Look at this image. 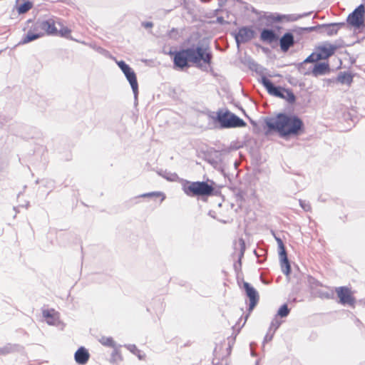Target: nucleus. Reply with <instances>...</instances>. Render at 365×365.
<instances>
[{
  "instance_id": "1",
  "label": "nucleus",
  "mask_w": 365,
  "mask_h": 365,
  "mask_svg": "<svg viewBox=\"0 0 365 365\" xmlns=\"http://www.w3.org/2000/svg\"><path fill=\"white\" fill-rule=\"evenodd\" d=\"M168 54L173 58L174 67L181 70L189 68L191 64L199 66L201 62L210 65L212 59V54L202 46L170 51Z\"/></svg>"
},
{
  "instance_id": "2",
  "label": "nucleus",
  "mask_w": 365,
  "mask_h": 365,
  "mask_svg": "<svg viewBox=\"0 0 365 365\" xmlns=\"http://www.w3.org/2000/svg\"><path fill=\"white\" fill-rule=\"evenodd\" d=\"M265 123L268 128L267 134L275 132L282 138L297 134V115L294 112L284 111L277 113L274 117L267 118Z\"/></svg>"
},
{
  "instance_id": "3",
  "label": "nucleus",
  "mask_w": 365,
  "mask_h": 365,
  "mask_svg": "<svg viewBox=\"0 0 365 365\" xmlns=\"http://www.w3.org/2000/svg\"><path fill=\"white\" fill-rule=\"evenodd\" d=\"M44 36H58L66 38H71V29L63 24L62 19L51 17L41 20Z\"/></svg>"
},
{
  "instance_id": "4",
  "label": "nucleus",
  "mask_w": 365,
  "mask_h": 365,
  "mask_svg": "<svg viewBox=\"0 0 365 365\" xmlns=\"http://www.w3.org/2000/svg\"><path fill=\"white\" fill-rule=\"evenodd\" d=\"M182 189L184 193L190 197H207L212 195L214 192L212 185L204 181L185 180L182 185Z\"/></svg>"
},
{
  "instance_id": "5",
  "label": "nucleus",
  "mask_w": 365,
  "mask_h": 365,
  "mask_svg": "<svg viewBox=\"0 0 365 365\" xmlns=\"http://www.w3.org/2000/svg\"><path fill=\"white\" fill-rule=\"evenodd\" d=\"M260 81L270 95L285 99L288 103H292L295 101V96L292 92L281 87L274 86L267 77L263 76Z\"/></svg>"
},
{
  "instance_id": "6",
  "label": "nucleus",
  "mask_w": 365,
  "mask_h": 365,
  "mask_svg": "<svg viewBox=\"0 0 365 365\" xmlns=\"http://www.w3.org/2000/svg\"><path fill=\"white\" fill-rule=\"evenodd\" d=\"M217 119L223 128H242L246 123L229 110H220L217 113Z\"/></svg>"
},
{
  "instance_id": "7",
  "label": "nucleus",
  "mask_w": 365,
  "mask_h": 365,
  "mask_svg": "<svg viewBox=\"0 0 365 365\" xmlns=\"http://www.w3.org/2000/svg\"><path fill=\"white\" fill-rule=\"evenodd\" d=\"M336 49V46L329 43H324L317 46L314 51L304 61L317 62L319 60L327 59L334 53Z\"/></svg>"
},
{
  "instance_id": "8",
  "label": "nucleus",
  "mask_w": 365,
  "mask_h": 365,
  "mask_svg": "<svg viewBox=\"0 0 365 365\" xmlns=\"http://www.w3.org/2000/svg\"><path fill=\"white\" fill-rule=\"evenodd\" d=\"M347 24L355 29H365V6L360 4L347 17Z\"/></svg>"
},
{
  "instance_id": "9",
  "label": "nucleus",
  "mask_w": 365,
  "mask_h": 365,
  "mask_svg": "<svg viewBox=\"0 0 365 365\" xmlns=\"http://www.w3.org/2000/svg\"><path fill=\"white\" fill-rule=\"evenodd\" d=\"M289 312L290 310L287 304L281 306L270 323L269 331L274 333L281 324L284 322V318L289 315Z\"/></svg>"
},
{
  "instance_id": "10",
  "label": "nucleus",
  "mask_w": 365,
  "mask_h": 365,
  "mask_svg": "<svg viewBox=\"0 0 365 365\" xmlns=\"http://www.w3.org/2000/svg\"><path fill=\"white\" fill-rule=\"evenodd\" d=\"M43 36H44L43 26L41 20H38L34 23L27 31V34L22 39V43H28Z\"/></svg>"
},
{
  "instance_id": "11",
  "label": "nucleus",
  "mask_w": 365,
  "mask_h": 365,
  "mask_svg": "<svg viewBox=\"0 0 365 365\" xmlns=\"http://www.w3.org/2000/svg\"><path fill=\"white\" fill-rule=\"evenodd\" d=\"M336 293L339 299V302L343 305L354 307L355 298L351 290L346 287H339L336 289Z\"/></svg>"
},
{
  "instance_id": "12",
  "label": "nucleus",
  "mask_w": 365,
  "mask_h": 365,
  "mask_svg": "<svg viewBox=\"0 0 365 365\" xmlns=\"http://www.w3.org/2000/svg\"><path fill=\"white\" fill-rule=\"evenodd\" d=\"M243 287L245 290L246 295L250 299L249 310L252 311L257 304L259 300V295L257 291L248 282H244Z\"/></svg>"
},
{
  "instance_id": "13",
  "label": "nucleus",
  "mask_w": 365,
  "mask_h": 365,
  "mask_svg": "<svg viewBox=\"0 0 365 365\" xmlns=\"http://www.w3.org/2000/svg\"><path fill=\"white\" fill-rule=\"evenodd\" d=\"M278 245H279V255L280 259V264L282 272L286 274L289 275L290 272V265L288 261L284 246L283 245L282 241L280 239H278Z\"/></svg>"
},
{
  "instance_id": "14",
  "label": "nucleus",
  "mask_w": 365,
  "mask_h": 365,
  "mask_svg": "<svg viewBox=\"0 0 365 365\" xmlns=\"http://www.w3.org/2000/svg\"><path fill=\"white\" fill-rule=\"evenodd\" d=\"M74 359L77 364L84 365L88 361L90 354L85 347L81 346L76 351Z\"/></svg>"
},
{
  "instance_id": "15",
  "label": "nucleus",
  "mask_w": 365,
  "mask_h": 365,
  "mask_svg": "<svg viewBox=\"0 0 365 365\" xmlns=\"http://www.w3.org/2000/svg\"><path fill=\"white\" fill-rule=\"evenodd\" d=\"M254 31L247 27H243L239 30L237 36V41L245 43L254 37Z\"/></svg>"
},
{
  "instance_id": "16",
  "label": "nucleus",
  "mask_w": 365,
  "mask_h": 365,
  "mask_svg": "<svg viewBox=\"0 0 365 365\" xmlns=\"http://www.w3.org/2000/svg\"><path fill=\"white\" fill-rule=\"evenodd\" d=\"M330 72V67L328 63H317L314 64L312 73L314 76L325 75Z\"/></svg>"
},
{
  "instance_id": "17",
  "label": "nucleus",
  "mask_w": 365,
  "mask_h": 365,
  "mask_svg": "<svg viewBox=\"0 0 365 365\" xmlns=\"http://www.w3.org/2000/svg\"><path fill=\"white\" fill-rule=\"evenodd\" d=\"M43 317L50 325H55L59 320V314L53 309L43 310Z\"/></svg>"
},
{
  "instance_id": "18",
  "label": "nucleus",
  "mask_w": 365,
  "mask_h": 365,
  "mask_svg": "<svg viewBox=\"0 0 365 365\" xmlns=\"http://www.w3.org/2000/svg\"><path fill=\"white\" fill-rule=\"evenodd\" d=\"M278 38V35L273 30L264 29L260 34L261 40L269 43L277 41Z\"/></svg>"
},
{
  "instance_id": "19",
  "label": "nucleus",
  "mask_w": 365,
  "mask_h": 365,
  "mask_svg": "<svg viewBox=\"0 0 365 365\" xmlns=\"http://www.w3.org/2000/svg\"><path fill=\"white\" fill-rule=\"evenodd\" d=\"M343 25V24H324L319 26V28L323 29V32L325 33L328 36H334L336 35L339 29V26Z\"/></svg>"
},
{
  "instance_id": "20",
  "label": "nucleus",
  "mask_w": 365,
  "mask_h": 365,
  "mask_svg": "<svg viewBox=\"0 0 365 365\" xmlns=\"http://www.w3.org/2000/svg\"><path fill=\"white\" fill-rule=\"evenodd\" d=\"M293 43V36L290 34H284L280 39V47L284 51H287Z\"/></svg>"
},
{
  "instance_id": "21",
  "label": "nucleus",
  "mask_w": 365,
  "mask_h": 365,
  "mask_svg": "<svg viewBox=\"0 0 365 365\" xmlns=\"http://www.w3.org/2000/svg\"><path fill=\"white\" fill-rule=\"evenodd\" d=\"M126 78H127L128 81H129L133 92L136 93L138 91V84L137 78H136V75H135V72H133L130 75H127Z\"/></svg>"
},
{
  "instance_id": "22",
  "label": "nucleus",
  "mask_w": 365,
  "mask_h": 365,
  "mask_svg": "<svg viewBox=\"0 0 365 365\" xmlns=\"http://www.w3.org/2000/svg\"><path fill=\"white\" fill-rule=\"evenodd\" d=\"M99 342L105 346H108L113 349L117 347L116 344L112 337L102 336L99 339Z\"/></svg>"
},
{
  "instance_id": "23",
  "label": "nucleus",
  "mask_w": 365,
  "mask_h": 365,
  "mask_svg": "<svg viewBox=\"0 0 365 365\" xmlns=\"http://www.w3.org/2000/svg\"><path fill=\"white\" fill-rule=\"evenodd\" d=\"M337 81L340 82L341 83H346L348 85H350L353 81V77L351 74L344 73H341L338 78Z\"/></svg>"
},
{
  "instance_id": "24",
  "label": "nucleus",
  "mask_w": 365,
  "mask_h": 365,
  "mask_svg": "<svg viewBox=\"0 0 365 365\" xmlns=\"http://www.w3.org/2000/svg\"><path fill=\"white\" fill-rule=\"evenodd\" d=\"M33 7V4L31 1H26L18 7L19 14H25Z\"/></svg>"
},
{
  "instance_id": "25",
  "label": "nucleus",
  "mask_w": 365,
  "mask_h": 365,
  "mask_svg": "<svg viewBox=\"0 0 365 365\" xmlns=\"http://www.w3.org/2000/svg\"><path fill=\"white\" fill-rule=\"evenodd\" d=\"M118 65L120 67V68L122 70V71L123 72V73L125 74V76L127 75H130V73L134 72L132 70V68L123 61L118 62Z\"/></svg>"
},
{
  "instance_id": "26",
  "label": "nucleus",
  "mask_w": 365,
  "mask_h": 365,
  "mask_svg": "<svg viewBox=\"0 0 365 365\" xmlns=\"http://www.w3.org/2000/svg\"><path fill=\"white\" fill-rule=\"evenodd\" d=\"M122 359V356L120 354L119 349H118V347H115V349H113V351L111 355L112 361L117 362L118 361H121Z\"/></svg>"
},
{
  "instance_id": "27",
  "label": "nucleus",
  "mask_w": 365,
  "mask_h": 365,
  "mask_svg": "<svg viewBox=\"0 0 365 365\" xmlns=\"http://www.w3.org/2000/svg\"><path fill=\"white\" fill-rule=\"evenodd\" d=\"M142 197H161V201H163L165 196L163 192H148L143 194Z\"/></svg>"
},
{
  "instance_id": "28",
  "label": "nucleus",
  "mask_w": 365,
  "mask_h": 365,
  "mask_svg": "<svg viewBox=\"0 0 365 365\" xmlns=\"http://www.w3.org/2000/svg\"><path fill=\"white\" fill-rule=\"evenodd\" d=\"M300 205L305 211L311 210V206L309 203H306L304 201H300Z\"/></svg>"
},
{
  "instance_id": "29",
  "label": "nucleus",
  "mask_w": 365,
  "mask_h": 365,
  "mask_svg": "<svg viewBox=\"0 0 365 365\" xmlns=\"http://www.w3.org/2000/svg\"><path fill=\"white\" fill-rule=\"evenodd\" d=\"M317 27H315V26H312V27H309V28H298V31H314V30H316Z\"/></svg>"
},
{
  "instance_id": "30",
  "label": "nucleus",
  "mask_w": 365,
  "mask_h": 365,
  "mask_svg": "<svg viewBox=\"0 0 365 365\" xmlns=\"http://www.w3.org/2000/svg\"><path fill=\"white\" fill-rule=\"evenodd\" d=\"M302 127H303V123H302V121L301 120H299L298 118V135L300 134V132H301V130L302 129Z\"/></svg>"
}]
</instances>
